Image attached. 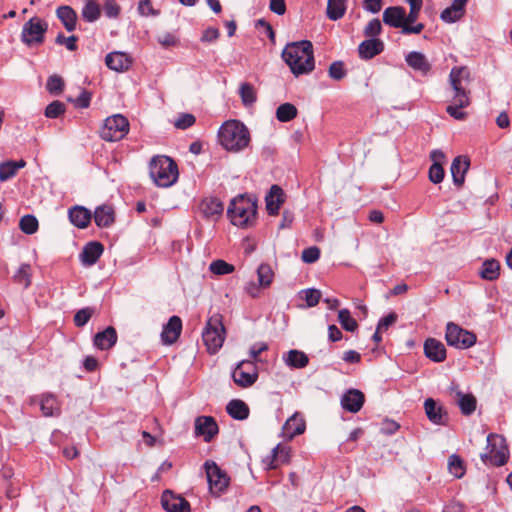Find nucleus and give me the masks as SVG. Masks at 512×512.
<instances>
[{"instance_id":"obj_1","label":"nucleus","mask_w":512,"mask_h":512,"mask_svg":"<svg viewBox=\"0 0 512 512\" xmlns=\"http://www.w3.org/2000/svg\"><path fill=\"white\" fill-rule=\"evenodd\" d=\"M282 58L295 76L308 74L315 67L313 45L308 40L288 43Z\"/></svg>"},{"instance_id":"obj_2","label":"nucleus","mask_w":512,"mask_h":512,"mask_svg":"<svg viewBox=\"0 0 512 512\" xmlns=\"http://www.w3.org/2000/svg\"><path fill=\"white\" fill-rule=\"evenodd\" d=\"M469 73L465 67H454L449 74L450 85L454 91L452 103L447 106L446 112L457 120H464L467 113L462 111L470 105L469 91L463 85L464 78H468Z\"/></svg>"},{"instance_id":"obj_3","label":"nucleus","mask_w":512,"mask_h":512,"mask_svg":"<svg viewBox=\"0 0 512 512\" xmlns=\"http://www.w3.org/2000/svg\"><path fill=\"white\" fill-rule=\"evenodd\" d=\"M227 216L234 226L243 229L252 227L257 219L256 199L247 194L238 195L231 200Z\"/></svg>"},{"instance_id":"obj_4","label":"nucleus","mask_w":512,"mask_h":512,"mask_svg":"<svg viewBox=\"0 0 512 512\" xmlns=\"http://www.w3.org/2000/svg\"><path fill=\"white\" fill-rule=\"evenodd\" d=\"M219 141L228 151L239 152L250 143L248 128L238 120L225 122L219 130Z\"/></svg>"},{"instance_id":"obj_5","label":"nucleus","mask_w":512,"mask_h":512,"mask_svg":"<svg viewBox=\"0 0 512 512\" xmlns=\"http://www.w3.org/2000/svg\"><path fill=\"white\" fill-rule=\"evenodd\" d=\"M149 174L158 187L168 188L179 178L177 163L169 156H154L149 163Z\"/></svg>"},{"instance_id":"obj_6","label":"nucleus","mask_w":512,"mask_h":512,"mask_svg":"<svg viewBox=\"0 0 512 512\" xmlns=\"http://www.w3.org/2000/svg\"><path fill=\"white\" fill-rule=\"evenodd\" d=\"M225 333L220 314H215L207 320L202 332V340L208 353L215 354L220 350L225 340Z\"/></svg>"},{"instance_id":"obj_7","label":"nucleus","mask_w":512,"mask_h":512,"mask_svg":"<svg viewBox=\"0 0 512 512\" xmlns=\"http://www.w3.org/2000/svg\"><path fill=\"white\" fill-rule=\"evenodd\" d=\"M488 453L481 455V460L487 464L500 467L505 465L509 459V450L506 439L498 434L490 433L487 436Z\"/></svg>"},{"instance_id":"obj_8","label":"nucleus","mask_w":512,"mask_h":512,"mask_svg":"<svg viewBox=\"0 0 512 512\" xmlns=\"http://www.w3.org/2000/svg\"><path fill=\"white\" fill-rule=\"evenodd\" d=\"M383 22L392 28L401 29V33L404 35L420 34L425 28L423 23L407 25L405 8L401 6L387 7L383 12Z\"/></svg>"},{"instance_id":"obj_9","label":"nucleus","mask_w":512,"mask_h":512,"mask_svg":"<svg viewBox=\"0 0 512 512\" xmlns=\"http://www.w3.org/2000/svg\"><path fill=\"white\" fill-rule=\"evenodd\" d=\"M129 132V121L121 114H115L106 118L100 136L103 140L116 142L122 140Z\"/></svg>"},{"instance_id":"obj_10","label":"nucleus","mask_w":512,"mask_h":512,"mask_svg":"<svg viewBox=\"0 0 512 512\" xmlns=\"http://www.w3.org/2000/svg\"><path fill=\"white\" fill-rule=\"evenodd\" d=\"M445 339L449 346L459 349H467L476 343V335L459 325L449 322L446 326Z\"/></svg>"},{"instance_id":"obj_11","label":"nucleus","mask_w":512,"mask_h":512,"mask_svg":"<svg viewBox=\"0 0 512 512\" xmlns=\"http://www.w3.org/2000/svg\"><path fill=\"white\" fill-rule=\"evenodd\" d=\"M48 29L45 21L38 17H32L23 26L21 39L28 46L40 45L44 42V35Z\"/></svg>"},{"instance_id":"obj_12","label":"nucleus","mask_w":512,"mask_h":512,"mask_svg":"<svg viewBox=\"0 0 512 512\" xmlns=\"http://www.w3.org/2000/svg\"><path fill=\"white\" fill-rule=\"evenodd\" d=\"M232 378L241 388L252 386L258 379V368L254 361L242 360L234 368Z\"/></svg>"},{"instance_id":"obj_13","label":"nucleus","mask_w":512,"mask_h":512,"mask_svg":"<svg viewBox=\"0 0 512 512\" xmlns=\"http://www.w3.org/2000/svg\"><path fill=\"white\" fill-rule=\"evenodd\" d=\"M204 467L211 493L220 495L228 487L229 477L213 461H206Z\"/></svg>"},{"instance_id":"obj_14","label":"nucleus","mask_w":512,"mask_h":512,"mask_svg":"<svg viewBox=\"0 0 512 512\" xmlns=\"http://www.w3.org/2000/svg\"><path fill=\"white\" fill-rule=\"evenodd\" d=\"M31 403H38L44 417H57L61 414V404L52 393H43L31 399Z\"/></svg>"},{"instance_id":"obj_15","label":"nucleus","mask_w":512,"mask_h":512,"mask_svg":"<svg viewBox=\"0 0 512 512\" xmlns=\"http://www.w3.org/2000/svg\"><path fill=\"white\" fill-rule=\"evenodd\" d=\"M195 435L203 437L205 442H210L218 434L219 427L212 416H198L194 422Z\"/></svg>"},{"instance_id":"obj_16","label":"nucleus","mask_w":512,"mask_h":512,"mask_svg":"<svg viewBox=\"0 0 512 512\" xmlns=\"http://www.w3.org/2000/svg\"><path fill=\"white\" fill-rule=\"evenodd\" d=\"M161 504L167 512H190V503L180 495L165 490L161 496Z\"/></svg>"},{"instance_id":"obj_17","label":"nucleus","mask_w":512,"mask_h":512,"mask_svg":"<svg viewBox=\"0 0 512 512\" xmlns=\"http://www.w3.org/2000/svg\"><path fill=\"white\" fill-rule=\"evenodd\" d=\"M365 402V395L358 389H349L341 397V406L350 413L359 412Z\"/></svg>"},{"instance_id":"obj_18","label":"nucleus","mask_w":512,"mask_h":512,"mask_svg":"<svg viewBox=\"0 0 512 512\" xmlns=\"http://www.w3.org/2000/svg\"><path fill=\"white\" fill-rule=\"evenodd\" d=\"M199 211L204 218L217 220L224 211V205L217 197H205L199 204Z\"/></svg>"},{"instance_id":"obj_19","label":"nucleus","mask_w":512,"mask_h":512,"mask_svg":"<svg viewBox=\"0 0 512 512\" xmlns=\"http://www.w3.org/2000/svg\"><path fill=\"white\" fill-rule=\"evenodd\" d=\"M182 331V320L178 316H172L163 326L161 340L165 345L174 344L180 337Z\"/></svg>"},{"instance_id":"obj_20","label":"nucleus","mask_w":512,"mask_h":512,"mask_svg":"<svg viewBox=\"0 0 512 512\" xmlns=\"http://www.w3.org/2000/svg\"><path fill=\"white\" fill-rule=\"evenodd\" d=\"M424 409L427 418L435 425H445L448 419L447 412L442 405L434 399L428 398L424 402Z\"/></svg>"},{"instance_id":"obj_21","label":"nucleus","mask_w":512,"mask_h":512,"mask_svg":"<svg viewBox=\"0 0 512 512\" xmlns=\"http://www.w3.org/2000/svg\"><path fill=\"white\" fill-rule=\"evenodd\" d=\"M103 251L104 247L100 242H89L83 247L79 255L80 261L84 266L90 267L98 261Z\"/></svg>"},{"instance_id":"obj_22","label":"nucleus","mask_w":512,"mask_h":512,"mask_svg":"<svg viewBox=\"0 0 512 512\" xmlns=\"http://www.w3.org/2000/svg\"><path fill=\"white\" fill-rule=\"evenodd\" d=\"M384 50V43L379 38H371L364 40L358 46L359 57L364 60H369L381 54Z\"/></svg>"},{"instance_id":"obj_23","label":"nucleus","mask_w":512,"mask_h":512,"mask_svg":"<svg viewBox=\"0 0 512 512\" xmlns=\"http://www.w3.org/2000/svg\"><path fill=\"white\" fill-rule=\"evenodd\" d=\"M424 354L431 361L440 363L446 359V348L441 341L428 338L424 343Z\"/></svg>"},{"instance_id":"obj_24","label":"nucleus","mask_w":512,"mask_h":512,"mask_svg":"<svg viewBox=\"0 0 512 512\" xmlns=\"http://www.w3.org/2000/svg\"><path fill=\"white\" fill-rule=\"evenodd\" d=\"M266 209L269 215H277L284 203L283 189L278 185H272L266 198Z\"/></svg>"},{"instance_id":"obj_25","label":"nucleus","mask_w":512,"mask_h":512,"mask_svg":"<svg viewBox=\"0 0 512 512\" xmlns=\"http://www.w3.org/2000/svg\"><path fill=\"white\" fill-rule=\"evenodd\" d=\"M105 63L109 69L122 72L129 69L132 61L125 53L111 52L106 55Z\"/></svg>"},{"instance_id":"obj_26","label":"nucleus","mask_w":512,"mask_h":512,"mask_svg":"<svg viewBox=\"0 0 512 512\" xmlns=\"http://www.w3.org/2000/svg\"><path fill=\"white\" fill-rule=\"evenodd\" d=\"M470 166L469 159L466 157L458 156L456 157L451 164V174L453 178V183L461 187L465 181V174L468 171Z\"/></svg>"},{"instance_id":"obj_27","label":"nucleus","mask_w":512,"mask_h":512,"mask_svg":"<svg viewBox=\"0 0 512 512\" xmlns=\"http://www.w3.org/2000/svg\"><path fill=\"white\" fill-rule=\"evenodd\" d=\"M93 218L98 227L106 228L115 222V211L111 205L103 204L95 209Z\"/></svg>"},{"instance_id":"obj_28","label":"nucleus","mask_w":512,"mask_h":512,"mask_svg":"<svg viewBox=\"0 0 512 512\" xmlns=\"http://www.w3.org/2000/svg\"><path fill=\"white\" fill-rule=\"evenodd\" d=\"M68 216L71 223L80 229L88 227L92 218V214L87 208L78 205L69 209Z\"/></svg>"},{"instance_id":"obj_29","label":"nucleus","mask_w":512,"mask_h":512,"mask_svg":"<svg viewBox=\"0 0 512 512\" xmlns=\"http://www.w3.org/2000/svg\"><path fill=\"white\" fill-rule=\"evenodd\" d=\"M117 338L115 328L109 326L94 336V345L100 350H108L116 344Z\"/></svg>"},{"instance_id":"obj_30","label":"nucleus","mask_w":512,"mask_h":512,"mask_svg":"<svg viewBox=\"0 0 512 512\" xmlns=\"http://www.w3.org/2000/svg\"><path fill=\"white\" fill-rule=\"evenodd\" d=\"M56 16L68 32L76 29L77 13L72 7L68 5L59 6L56 10Z\"/></svg>"},{"instance_id":"obj_31","label":"nucleus","mask_w":512,"mask_h":512,"mask_svg":"<svg viewBox=\"0 0 512 512\" xmlns=\"http://www.w3.org/2000/svg\"><path fill=\"white\" fill-rule=\"evenodd\" d=\"M406 63L416 71L426 75L431 70V64L427 60L426 56L417 51L410 52L406 58Z\"/></svg>"},{"instance_id":"obj_32","label":"nucleus","mask_w":512,"mask_h":512,"mask_svg":"<svg viewBox=\"0 0 512 512\" xmlns=\"http://www.w3.org/2000/svg\"><path fill=\"white\" fill-rule=\"evenodd\" d=\"M465 5L454 0L452 4L445 8L441 14L440 18L442 21L446 23H454L459 21L465 14Z\"/></svg>"},{"instance_id":"obj_33","label":"nucleus","mask_w":512,"mask_h":512,"mask_svg":"<svg viewBox=\"0 0 512 512\" xmlns=\"http://www.w3.org/2000/svg\"><path fill=\"white\" fill-rule=\"evenodd\" d=\"M283 360L287 366L294 369H302L309 363L308 356L304 352L296 349L288 351L283 356Z\"/></svg>"},{"instance_id":"obj_34","label":"nucleus","mask_w":512,"mask_h":512,"mask_svg":"<svg viewBox=\"0 0 512 512\" xmlns=\"http://www.w3.org/2000/svg\"><path fill=\"white\" fill-rule=\"evenodd\" d=\"M306 428L305 420L297 413L291 416L284 424V432L289 438L304 433Z\"/></svg>"},{"instance_id":"obj_35","label":"nucleus","mask_w":512,"mask_h":512,"mask_svg":"<svg viewBox=\"0 0 512 512\" xmlns=\"http://www.w3.org/2000/svg\"><path fill=\"white\" fill-rule=\"evenodd\" d=\"M227 413L236 420H244L249 416L248 405L239 399L231 400L226 407Z\"/></svg>"},{"instance_id":"obj_36","label":"nucleus","mask_w":512,"mask_h":512,"mask_svg":"<svg viewBox=\"0 0 512 512\" xmlns=\"http://www.w3.org/2000/svg\"><path fill=\"white\" fill-rule=\"evenodd\" d=\"M24 160L19 161H6L0 163V181L5 182L16 176L19 169L25 167Z\"/></svg>"},{"instance_id":"obj_37","label":"nucleus","mask_w":512,"mask_h":512,"mask_svg":"<svg viewBox=\"0 0 512 512\" xmlns=\"http://www.w3.org/2000/svg\"><path fill=\"white\" fill-rule=\"evenodd\" d=\"M290 457V447L278 444L272 450L271 461L268 464L269 469H276L280 464L287 463Z\"/></svg>"},{"instance_id":"obj_38","label":"nucleus","mask_w":512,"mask_h":512,"mask_svg":"<svg viewBox=\"0 0 512 512\" xmlns=\"http://www.w3.org/2000/svg\"><path fill=\"white\" fill-rule=\"evenodd\" d=\"M457 404L463 415H471L476 410L477 400L472 394H465L461 391L457 392Z\"/></svg>"},{"instance_id":"obj_39","label":"nucleus","mask_w":512,"mask_h":512,"mask_svg":"<svg viewBox=\"0 0 512 512\" xmlns=\"http://www.w3.org/2000/svg\"><path fill=\"white\" fill-rule=\"evenodd\" d=\"M13 280L15 283L22 285L24 289H27L32 283V268L30 264H21L15 272Z\"/></svg>"},{"instance_id":"obj_40","label":"nucleus","mask_w":512,"mask_h":512,"mask_svg":"<svg viewBox=\"0 0 512 512\" xmlns=\"http://www.w3.org/2000/svg\"><path fill=\"white\" fill-rule=\"evenodd\" d=\"M346 12V0H328L327 17L336 21L344 16Z\"/></svg>"},{"instance_id":"obj_41","label":"nucleus","mask_w":512,"mask_h":512,"mask_svg":"<svg viewBox=\"0 0 512 512\" xmlns=\"http://www.w3.org/2000/svg\"><path fill=\"white\" fill-rule=\"evenodd\" d=\"M500 264L497 260H486L482 264L480 275L485 280H495L499 276Z\"/></svg>"},{"instance_id":"obj_42","label":"nucleus","mask_w":512,"mask_h":512,"mask_svg":"<svg viewBox=\"0 0 512 512\" xmlns=\"http://www.w3.org/2000/svg\"><path fill=\"white\" fill-rule=\"evenodd\" d=\"M101 16V9L96 0H87L82 9V17L87 22H95Z\"/></svg>"},{"instance_id":"obj_43","label":"nucleus","mask_w":512,"mask_h":512,"mask_svg":"<svg viewBox=\"0 0 512 512\" xmlns=\"http://www.w3.org/2000/svg\"><path fill=\"white\" fill-rule=\"evenodd\" d=\"M297 108L291 103H283L276 110V118L280 122H289L297 116Z\"/></svg>"},{"instance_id":"obj_44","label":"nucleus","mask_w":512,"mask_h":512,"mask_svg":"<svg viewBox=\"0 0 512 512\" xmlns=\"http://www.w3.org/2000/svg\"><path fill=\"white\" fill-rule=\"evenodd\" d=\"M239 95L244 106H251L257 100L255 88L250 83H242L239 88Z\"/></svg>"},{"instance_id":"obj_45","label":"nucleus","mask_w":512,"mask_h":512,"mask_svg":"<svg viewBox=\"0 0 512 512\" xmlns=\"http://www.w3.org/2000/svg\"><path fill=\"white\" fill-rule=\"evenodd\" d=\"M409 6L410 11L408 14L405 13V20L407 22V25H415L417 24V19L419 18L420 11L423 6L422 0H405Z\"/></svg>"},{"instance_id":"obj_46","label":"nucleus","mask_w":512,"mask_h":512,"mask_svg":"<svg viewBox=\"0 0 512 512\" xmlns=\"http://www.w3.org/2000/svg\"><path fill=\"white\" fill-rule=\"evenodd\" d=\"M259 283L266 288L271 285L274 278V272L269 264L262 263L257 269Z\"/></svg>"},{"instance_id":"obj_47","label":"nucleus","mask_w":512,"mask_h":512,"mask_svg":"<svg viewBox=\"0 0 512 512\" xmlns=\"http://www.w3.org/2000/svg\"><path fill=\"white\" fill-rule=\"evenodd\" d=\"M338 321L346 331L354 332L358 328L357 321L351 316L348 309L339 310Z\"/></svg>"},{"instance_id":"obj_48","label":"nucleus","mask_w":512,"mask_h":512,"mask_svg":"<svg viewBox=\"0 0 512 512\" xmlns=\"http://www.w3.org/2000/svg\"><path fill=\"white\" fill-rule=\"evenodd\" d=\"M64 86V80L59 75L54 74L47 79L46 89L51 95H60L64 90Z\"/></svg>"},{"instance_id":"obj_49","label":"nucleus","mask_w":512,"mask_h":512,"mask_svg":"<svg viewBox=\"0 0 512 512\" xmlns=\"http://www.w3.org/2000/svg\"><path fill=\"white\" fill-rule=\"evenodd\" d=\"M449 472L456 478H461L465 474V467L463 460L458 455H451L448 460Z\"/></svg>"},{"instance_id":"obj_50","label":"nucleus","mask_w":512,"mask_h":512,"mask_svg":"<svg viewBox=\"0 0 512 512\" xmlns=\"http://www.w3.org/2000/svg\"><path fill=\"white\" fill-rule=\"evenodd\" d=\"M66 112V105L59 101L55 100L52 101L50 104L47 105L45 108V116L50 119H56L63 115Z\"/></svg>"},{"instance_id":"obj_51","label":"nucleus","mask_w":512,"mask_h":512,"mask_svg":"<svg viewBox=\"0 0 512 512\" xmlns=\"http://www.w3.org/2000/svg\"><path fill=\"white\" fill-rule=\"evenodd\" d=\"M19 227L25 234H34L38 230V220L33 215H25L20 219Z\"/></svg>"},{"instance_id":"obj_52","label":"nucleus","mask_w":512,"mask_h":512,"mask_svg":"<svg viewBox=\"0 0 512 512\" xmlns=\"http://www.w3.org/2000/svg\"><path fill=\"white\" fill-rule=\"evenodd\" d=\"M268 350V344L266 342H257L254 343L249 350L250 361H254L255 365L257 363H263L262 353Z\"/></svg>"},{"instance_id":"obj_53","label":"nucleus","mask_w":512,"mask_h":512,"mask_svg":"<svg viewBox=\"0 0 512 512\" xmlns=\"http://www.w3.org/2000/svg\"><path fill=\"white\" fill-rule=\"evenodd\" d=\"M95 310L91 307H85L78 310L74 315V324L76 327L85 326L91 317L93 316Z\"/></svg>"},{"instance_id":"obj_54","label":"nucleus","mask_w":512,"mask_h":512,"mask_svg":"<svg viewBox=\"0 0 512 512\" xmlns=\"http://www.w3.org/2000/svg\"><path fill=\"white\" fill-rule=\"evenodd\" d=\"M210 271L216 275L230 274L234 271V266L224 260H215L210 264Z\"/></svg>"},{"instance_id":"obj_55","label":"nucleus","mask_w":512,"mask_h":512,"mask_svg":"<svg viewBox=\"0 0 512 512\" xmlns=\"http://www.w3.org/2000/svg\"><path fill=\"white\" fill-rule=\"evenodd\" d=\"M196 118L190 113H181L174 121V126L177 129L185 130L194 125Z\"/></svg>"},{"instance_id":"obj_56","label":"nucleus","mask_w":512,"mask_h":512,"mask_svg":"<svg viewBox=\"0 0 512 512\" xmlns=\"http://www.w3.org/2000/svg\"><path fill=\"white\" fill-rule=\"evenodd\" d=\"M300 293L303 295L302 298L306 301L308 307L316 306L321 298V292L314 288L302 290Z\"/></svg>"},{"instance_id":"obj_57","label":"nucleus","mask_w":512,"mask_h":512,"mask_svg":"<svg viewBox=\"0 0 512 512\" xmlns=\"http://www.w3.org/2000/svg\"><path fill=\"white\" fill-rule=\"evenodd\" d=\"M382 32V24L378 18L368 22L364 28V35L370 38H376Z\"/></svg>"},{"instance_id":"obj_58","label":"nucleus","mask_w":512,"mask_h":512,"mask_svg":"<svg viewBox=\"0 0 512 512\" xmlns=\"http://www.w3.org/2000/svg\"><path fill=\"white\" fill-rule=\"evenodd\" d=\"M329 76L334 80H342L346 76L344 64L341 61H335L329 66Z\"/></svg>"},{"instance_id":"obj_59","label":"nucleus","mask_w":512,"mask_h":512,"mask_svg":"<svg viewBox=\"0 0 512 512\" xmlns=\"http://www.w3.org/2000/svg\"><path fill=\"white\" fill-rule=\"evenodd\" d=\"M444 169L441 164L435 162L429 168V179L434 184H438L444 179Z\"/></svg>"},{"instance_id":"obj_60","label":"nucleus","mask_w":512,"mask_h":512,"mask_svg":"<svg viewBox=\"0 0 512 512\" xmlns=\"http://www.w3.org/2000/svg\"><path fill=\"white\" fill-rule=\"evenodd\" d=\"M301 258L304 263L312 264L320 258V249L316 246L306 248L302 251Z\"/></svg>"},{"instance_id":"obj_61","label":"nucleus","mask_w":512,"mask_h":512,"mask_svg":"<svg viewBox=\"0 0 512 512\" xmlns=\"http://www.w3.org/2000/svg\"><path fill=\"white\" fill-rule=\"evenodd\" d=\"M77 41L78 38L74 35L65 37L64 34L60 33L56 37V43L60 45H65L69 51L77 50Z\"/></svg>"},{"instance_id":"obj_62","label":"nucleus","mask_w":512,"mask_h":512,"mask_svg":"<svg viewBox=\"0 0 512 512\" xmlns=\"http://www.w3.org/2000/svg\"><path fill=\"white\" fill-rule=\"evenodd\" d=\"M121 7L114 0H107L104 4V12L108 18H117L120 14Z\"/></svg>"},{"instance_id":"obj_63","label":"nucleus","mask_w":512,"mask_h":512,"mask_svg":"<svg viewBox=\"0 0 512 512\" xmlns=\"http://www.w3.org/2000/svg\"><path fill=\"white\" fill-rule=\"evenodd\" d=\"M399 428L400 425L396 421L385 419L381 423L380 432L384 435H393L399 430Z\"/></svg>"},{"instance_id":"obj_64","label":"nucleus","mask_w":512,"mask_h":512,"mask_svg":"<svg viewBox=\"0 0 512 512\" xmlns=\"http://www.w3.org/2000/svg\"><path fill=\"white\" fill-rule=\"evenodd\" d=\"M138 11L142 16H156L159 14V12L153 8L150 0H140L138 4Z\"/></svg>"}]
</instances>
